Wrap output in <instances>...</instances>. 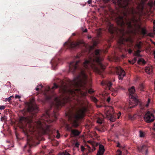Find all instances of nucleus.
Listing matches in <instances>:
<instances>
[{
	"label": "nucleus",
	"mask_w": 155,
	"mask_h": 155,
	"mask_svg": "<svg viewBox=\"0 0 155 155\" xmlns=\"http://www.w3.org/2000/svg\"><path fill=\"white\" fill-rule=\"evenodd\" d=\"M138 63L139 64H140L141 63L145 64L146 63V62L143 59L140 58L138 61Z\"/></svg>",
	"instance_id": "4be33fe9"
},
{
	"label": "nucleus",
	"mask_w": 155,
	"mask_h": 155,
	"mask_svg": "<svg viewBox=\"0 0 155 155\" xmlns=\"http://www.w3.org/2000/svg\"><path fill=\"white\" fill-rule=\"evenodd\" d=\"M144 119L147 123L153 121L155 120V117L153 114L150 112H147L144 115Z\"/></svg>",
	"instance_id": "9d476101"
},
{
	"label": "nucleus",
	"mask_w": 155,
	"mask_h": 155,
	"mask_svg": "<svg viewBox=\"0 0 155 155\" xmlns=\"http://www.w3.org/2000/svg\"><path fill=\"white\" fill-rule=\"evenodd\" d=\"M71 132L72 134L74 136L78 135L80 133L76 130H72Z\"/></svg>",
	"instance_id": "aec40b11"
},
{
	"label": "nucleus",
	"mask_w": 155,
	"mask_h": 155,
	"mask_svg": "<svg viewBox=\"0 0 155 155\" xmlns=\"http://www.w3.org/2000/svg\"><path fill=\"white\" fill-rule=\"evenodd\" d=\"M100 52L101 51L99 50H96L94 54H92L89 57L88 60L86 59L85 60L83 63V66L85 70H82L78 77L75 78L73 81L70 82L71 86L75 87H81L85 84L87 78L85 73L86 71H88L91 68L98 74H101V71L100 70L95 64L96 63H97L102 69L105 68V67L101 62L102 59L100 57Z\"/></svg>",
	"instance_id": "f257e3e1"
},
{
	"label": "nucleus",
	"mask_w": 155,
	"mask_h": 155,
	"mask_svg": "<svg viewBox=\"0 0 155 155\" xmlns=\"http://www.w3.org/2000/svg\"><path fill=\"white\" fill-rule=\"evenodd\" d=\"M150 102V99H148L147 102V104L146 105V107H148V106Z\"/></svg>",
	"instance_id": "ea45409f"
},
{
	"label": "nucleus",
	"mask_w": 155,
	"mask_h": 155,
	"mask_svg": "<svg viewBox=\"0 0 155 155\" xmlns=\"http://www.w3.org/2000/svg\"><path fill=\"white\" fill-rule=\"evenodd\" d=\"M106 84L109 87V89H110V87H111L112 85V84L110 82H108Z\"/></svg>",
	"instance_id": "c756f323"
},
{
	"label": "nucleus",
	"mask_w": 155,
	"mask_h": 155,
	"mask_svg": "<svg viewBox=\"0 0 155 155\" xmlns=\"http://www.w3.org/2000/svg\"><path fill=\"white\" fill-rule=\"evenodd\" d=\"M149 5L151 7H152L153 6H155V0L154 2H151L149 3Z\"/></svg>",
	"instance_id": "cd10ccee"
},
{
	"label": "nucleus",
	"mask_w": 155,
	"mask_h": 155,
	"mask_svg": "<svg viewBox=\"0 0 155 155\" xmlns=\"http://www.w3.org/2000/svg\"><path fill=\"white\" fill-rule=\"evenodd\" d=\"M42 86L41 85H39L36 88L35 90L38 91L39 90L41 89L42 87Z\"/></svg>",
	"instance_id": "bb28decb"
},
{
	"label": "nucleus",
	"mask_w": 155,
	"mask_h": 155,
	"mask_svg": "<svg viewBox=\"0 0 155 155\" xmlns=\"http://www.w3.org/2000/svg\"><path fill=\"white\" fill-rule=\"evenodd\" d=\"M49 117L48 114L47 113L46 115H44L42 117L41 120H38L36 123L37 127L42 129L46 132L49 130V126L46 125V122H48V120H45L44 119L47 118Z\"/></svg>",
	"instance_id": "20e7f679"
},
{
	"label": "nucleus",
	"mask_w": 155,
	"mask_h": 155,
	"mask_svg": "<svg viewBox=\"0 0 155 155\" xmlns=\"http://www.w3.org/2000/svg\"><path fill=\"white\" fill-rule=\"evenodd\" d=\"M80 62L79 61H73L71 62L69 65V69L70 71L73 72L78 67V64Z\"/></svg>",
	"instance_id": "ddd939ff"
},
{
	"label": "nucleus",
	"mask_w": 155,
	"mask_h": 155,
	"mask_svg": "<svg viewBox=\"0 0 155 155\" xmlns=\"http://www.w3.org/2000/svg\"><path fill=\"white\" fill-rule=\"evenodd\" d=\"M64 155H70V154L67 152H65L64 153Z\"/></svg>",
	"instance_id": "6e6d98bb"
},
{
	"label": "nucleus",
	"mask_w": 155,
	"mask_h": 155,
	"mask_svg": "<svg viewBox=\"0 0 155 155\" xmlns=\"http://www.w3.org/2000/svg\"><path fill=\"white\" fill-rule=\"evenodd\" d=\"M105 151L104 147L102 145H99V150L97 152V155H103Z\"/></svg>",
	"instance_id": "4468645a"
},
{
	"label": "nucleus",
	"mask_w": 155,
	"mask_h": 155,
	"mask_svg": "<svg viewBox=\"0 0 155 155\" xmlns=\"http://www.w3.org/2000/svg\"><path fill=\"white\" fill-rule=\"evenodd\" d=\"M5 108V107L4 106H0V110H3Z\"/></svg>",
	"instance_id": "a18cd8bd"
},
{
	"label": "nucleus",
	"mask_w": 155,
	"mask_h": 155,
	"mask_svg": "<svg viewBox=\"0 0 155 155\" xmlns=\"http://www.w3.org/2000/svg\"><path fill=\"white\" fill-rule=\"evenodd\" d=\"M86 110V106L82 104V103H81L80 107L77 110L74 116V117L70 116L69 117V120L73 121V126L74 127H77L78 126V120L79 119L83 117Z\"/></svg>",
	"instance_id": "7ed1b4c3"
},
{
	"label": "nucleus",
	"mask_w": 155,
	"mask_h": 155,
	"mask_svg": "<svg viewBox=\"0 0 155 155\" xmlns=\"http://www.w3.org/2000/svg\"><path fill=\"white\" fill-rule=\"evenodd\" d=\"M95 150V148L94 147L93 149L92 150V151H93L94 150Z\"/></svg>",
	"instance_id": "338daca9"
},
{
	"label": "nucleus",
	"mask_w": 155,
	"mask_h": 155,
	"mask_svg": "<svg viewBox=\"0 0 155 155\" xmlns=\"http://www.w3.org/2000/svg\"><path fill=\"white\" fill-rule=\"evenodd\" d=\"M153 23L154 25L153 28H155V20L153 21Z\"/></svg>",
	"instance_id": "13d9d810"
},
{
	"label": "nucleus",
	"mask_w": 155,
	"mask_h": 155,
	"mask_svg": "<svg viewBox=\"0 0 155 155\" xmlns=\"http://www.w3.org/2000/svg\"><path fill=\"white\" fill-rule=\"evenodd\" d=\"M87 2L89 4H91L92 2V1L91 0H88L87 1Z\"/></svg>",
	"instance_id": "3c124183"
},
{
	"label": "nucleus",
	"mask_w": 155,
	"mask_h": 155,
	"mask_svg": "<svg viewBox=\"0 0 155 155\" xmlns=\"http://www.w3.org/2000/svg\"><path fill=\"white\" fill-rule=\"evenodd\" d=\"M143 9V5L142 4L139 5L136 9L133 8L129 9L128 12L129 13H131L133 15L136 14L139 16L142 15Z\"/></svg>",
	"instance_id": "0eeeda50"
},
{
	"label": "nucleus",
	"mask_w": 155,
	"mask_h": 155,
	"mask_svg": "<svg viewBox=\"0 0 155 155\" xmlns=\"http://www.w3.org/2000/svg\"><path fill=\"white\" fill-rule=\"evenodd\" d=\"M57 134L56 135V137L58 139H59L60 137V135L59 134V132H58V130H57Z\"/></svg>",
	"instance_id": "58836bf2"
},
{
	"label": "nucleus",
	"mask_w": 155,
	"mask_h": 155,
	"mask_svg": "<svg viewBox=\"0 0 155 155\" xmlns=\"http://www.w3.org/2000/svg\"><path fill=\"white\" fill-rule=\"evenodd\" d=\"M20 121L21 123H22L24 122L28 123L27 125L28 128L25 127L24 128V131L25 133V134L28 136L29 135L28 134V131H30L33 132L35 130V127H34L32 124L29 123L30 121L28 120V118L25 117H21L20 118Z\"/></svg>",
	"instance_id": "39448f33"
},
{
	"label": "nucleus",
	"mask_w": 155,
	"mask_h": 155,
	"mask_svg": "<svg viewBox=\"0 0 155 155\" xmlns=\"http://www.w3.org/2000/svg\"><path fill=\"white\" fill-rule=\"evenodd\" d=\"M61 91L64 93H68L72 94L75 93V91H78L81 92L80 90L79 89H74L66 86H62L61 88Z\"/></svg>",
	"instance_id": "1a4fd4ad"
},
{
	"label": "nucleus",
	"mask_w": 155,
	"mask_h": 155,
	"mask_svg": "<svg viewBox=\"0 0 155 155\" xmlns=\"http://www.w3.org/2000/svg\"><path fill=\"white\" fill-rule=\"evenodd\" d=\"M120 34L122 35H124L125 31H124V29H122L120 30Z\"/></svg>",
	"instance_id": "2f4dec72"
},
{
	"label": "nucleus",
	"mask_w": 155,
	"mask_h": 155,
	"mask_svg": "<svg viewBox=\"0 0 155 155\" xmlns=\"http://www.w3.org/2000/svg\"><path fill=\"white\" fill-rule=\"evenodd\" d=\"M126 41H129L130 42H131V40L130 38L127 39L126 40Z\"/></svg>",
	"instance_id": "603ef678"
},
{
	"label": "nucleus",
	"mask_w": 155,
	"mask_h": 155,
	"mask_svg": "<svg viewBox=\"0 0 155 155\" xmlns=\"http://www.w3.org/2000/svg\"><path fill=\"white\" fill-rule=\"evenodd\" d=\"M110 97H108L107 99V101L109 102L110 101Z\"/></svg>",
	"instance_id": "864d4df0"
},
{
	"label": "nucleus",
	"mask_w": 155,
	"mask_h": 155,
	"mask_svg": "<svg viewBox=\"0 0 155 155\" xmlns=\"http://www.w3.org/2000/svg\"><path fill=\"white\" fill-rule=\"evenodd\" d=\"M152 43L153 44H154L155 45V42H153V41H152Z\"/></svg>",
	"instance_id": "774afa93"
},
{
	"label": "nucleus",
	"mask_w": 155,
	"mask_h": 155,
	"mask_svg": "<svg viewBox=\"0 0 155 155\" xmlns=\"http://www.w3.org/2000/svg\"><path fill=\"white\" fill-rule=\"evenodd\" d=\"M144 87V86L143 84H141L140 86V89L141 90H142V89Z\"/></svg>",
	"instance_id": "09e8293b"
},
{
	"label": "nucleus",
	"mask_w": 155,
	"mask_h": 155,
	"mask_svg": "<svg viewBox=\"0 0 155 155\" xmlns=\"http://www.w3.org/2000/svg\"><path fill=\"white\" fill-rule=\"evenodd\" d=\"M155 35V34H154V32H153V33H149L148 34V35L149 36H150L151 37H153Z\"/></svg>",
	"instance_id": "4c0bfd02"
},
{
	"label": "nucleus",
	"mask_w": 155,
	"mask_h": 155,
	"mask_svg": "<svg viewBox=\"0 0 155 155\" xmlns=\"http://www.w3.org/2000/svg\"><path fill=\"white\" fill-rule=\"evenodd\" d=\"M136 58H134V59L132 60V61H129V62L132 64H134L135 63L136 61Z\"/></svg>",
	"instance_id": "a878e982"
},
{
	"label": "nucleus",
	"mask_w": 155,
	"mask_h": 155,
	"mask_svg": "<svg viewBox=\"0 0 155 155\" xmlns=\"http://www.w3.org/2000/svg\"><path fill=\"white\" fill-rule=\"evenodd\" d=\"M121 115V113L120 112H119V114H118V117H117V118L118 119H119V118L120 117V116Z\"/></svg>",
	"instance_id": "8fccbe9b"
},
{
	"label": "nucleus",
	"mask_w": 155,
	"mask_h": 155,
	"mask_svg": "<svg viewBox=\"0 0 155 155\" xmlns=\"http://www.w3.org/2000/svg\"><path fill=\"white\" fill-rule=\"evenodd\" d=\"M124 89L123 87H121L120 86H119L116 88L115 91L116 92H118L120 90Z\"/></svg>",
	"instance_id": "5701e85b"
},
{
	"label": "nucleus",
	"mask_w": 155,
	"mask_h": 155,
	"mask_svg": "<svg viewBox=\"0 0 155 155\" xmlns=\"http://www.w3.org/2000/svg\"><path fill=\"white\" fill-rule=\"evenodd\" d=\"M104 116L102 115H101L99 117L97 118V121L98 123L101 124L103 121Z\"/></svg>",
	"instance_id": "a211bd4d"
},
{
	"label": "nucleus",
	"mask_w": 155,
	"mask_h": 155,
	"mask_svg": "<svg viewBox=\"0 0 155 155\" xmlns=\"http://www.w3.org/2000/svg\"><path fill=\"white\" fill-rule=\"evenodd\" d=\"M82 41H78L77 42H72V43L69 42H65L64 45H67L68 47L71 48L77 47L79 46L80 44L83 43Z\"/></svg>",
	"instance_id": "f8f14e48"
},
{
	"label": "nucleus",
	"mask_w": 155,
	"mask_h": 155,
	"mask_svg": "<svg viewBox=\"0 0 155 155\" xmlns=\"http://www.w3.org/2000/svg\"><path fill=\"white\" fill-rule=\"evenodd\" d=\"M116 21L117 24L121 26H127L128 28H131L130 31L134 33L140 28V21L135 17L130 20L125 18L124 19L122 17H119L116 18Z\"/></svg>",
	"instance_id": "f03ea898"
},
{
	"label": "nucleus",
	"mask_w": 155,
	"mask_h": 155,
	"mask_svg": "<svg viewBox=\"0 0 155 155\" xmlns=\"http://www.w3.org/2000/svg\"><path fill=\"white\" fill-rule=\"evenodd\" d=\"M54 87H55V88H57V86L56 85V84H54V86L52 87V88L53 89Z\"/></svg>",
	"instance_id": "4d7b16f0"
},
{
	"label": "nucleus",
	"mask_w": 155,
	"mask_h": 155,
	"mask_svg": "<svg viewBox=\"0 0 155 155\" xmlns=\"http://www.w3.org/2000/svg\"><path fill=\"white\" fill-rule=\"evenodd\" d=\"M153 129L155 130V123L154 124V126L153 128Z\"/></svg>",
	"instance_id": "bf43d9fd"
},
{
	"label": "nucleus",
	"mask_w": 155,
	"mask_h": 155,
	"mask_svg": "<svg viewBox=\"0 0 155 155\" xmlns=\"http://www.w3.org/2000/svg\"><path fill=\"white\" fill-rule=\"evenodd\" d=\"M153 54L154 55V58L155 59V51H154L153 52Z\"/></svg>",
	"instance_id": "0e129e2a"
},
{
	"label": "nucleus",
	"mask_w": 155,
	"mask_h": 155,
	"mask_svg": "<svg viewBox=\"0 0 155 155\" xmlns=\"http://www.w3.org/2000/svg\"><path fill=\"white\" fill-rule=\"evenodd\" d=\"M128 118L129 119L132 120H133L134 119V117L131 115H128Z\"/></svg>",
	"instance_id": "f704fd0d"
},
{
	"label": "nucleus",
	"mask_w": 155,
	"mask_h": 155,
	"mask_svg": "<svg viewBox=\"0 0 155 155\" xmlns=\"http://www.w3.org/2000/svg\"><path fill=\"white\" fill-rule=\"evenodd\" d=\"M79 145V143L78 142H76L75 143V146L76 147H78Z\"/></svg>",
	"instance_id": "49530a36"
},
{
	"label": "nucleus",
	"mask_w": 155,
	"mask_h": 155,
	"mask_svg": "<svg viewBox=\"0 0 155 155\" xmlns=\"http://www.w3.org/2000/svg\"><path fill=\"white\" fill-rule=\"evenodd\" d=\"M87 29H85V30H84V31H83V32H87Z\"/></svg>",
	"instance_id": "680f3d73"
},
{
	"label": "nucleus",
	"mask_w": 155,
	"mask_h": 155,
	"mask_svg": "<svg viewBox=\"0 0 155 155\" xmlns=\"http://www.w3.org/2000/svg\"><path fill=\"white\" fill-rule=\"evenodd\" d=\"M81 150L82 151H84V148L83 146H81Z\"/></svg>",
	"instance_id": "de8ad7c7"
},
{
	"label": "nucleus",
	"mask_w": 155,
	"mask_h": 155,
	"mask_svg": "<svg viewBox=\"0 0 155 155\" xmlns=\"http://www.w3.org/2000/svg\"><path fill=\"white\" fill-rule=\"evenodd\" d=\"M117 154L116 155H122V152L119 150H118L117 151Z\"/></svg>",
	"instance_id": "473e14b6"
},
{
	"label": "nucleus",
	"mask_w": 155,
	"mask_h": 155,
	"mask_svg": "<svg viewBox=\"0 0 155 155\" xmlns=\"http://www.w3.org/2000/svg\"><path fill=\"white\" fill-rule=\"evenodd\" d=\"M5 101H8V98H6L5 99Z\"/></svg>",
	"instance_id": "e2e57ef3"
},
{
	"label": "nucleus",
	"mask_w": 155,
	"mask_h": 155,
	"mask_svg": "<svg viewBox=\"0 0 155 155\" xmlns=\"http://www.w3.org/2000/svg\"><path fill=\"white\" fill-rule=\"evenodd\" d=\"M97 44V43L95 41V42H94V44H93V46H91L90 47V50H91V49H93L94 48V47L95 46H96Z\"/></svg>",
	"instance_id": "7c9ffc66"
},
{
	"label": "nucleus",
	"mask_w": 155,
	"mask_h": 155,
	"mask_svg": "<svg viewBox=\"0 0 155 155\" xmlns=\"http://www.w3.org/2000/svg\"><path fill=\"white\" fill-rule=\"evenodd\" d=\"M55 101L57 104L59 106L61 105L62 103L64 102L62 99L59 97L56 98L55 99Z\"/></svg>",
	"instance_id": "f3484780"
},
{
	"label": "nucleus",
	"mask_w": 155,
	"mask_h": 155,
	"mask_svg": "<svg viewBox=\"0 0 155 155\" xmlns=\"http://www.w3.org/2000/svg\"><path fill=\"white\" fill-rule=\"evenodd\" d=\"M153 32H154V33L155 34V28H153Z\"/></svg>",
	"instance_id": "052dcab7"
},
{
	"label": "nucleus",
	"mask_w": 155,
	"mask_h": 155,
	"mask_svg": "<svg viewBox=\"0 0 155 155\" xmlns=\"http://www.w3.org/2000/svg\"><path fill=\"white\" fill-rule=\"evenodd\" d=\"M145 71L147 74H150L152 72V67L150 66H147L145 68Z\"/></svg>",
	"instance_id": "dca6fc26"
},
{
	"label": "nucleus",
	"mask_w": 155,
	"mask_h": 155,
	"mask_svg": "<svg viewBox=\"0 0 155 155\" xmlns=\"http://www.w3.org/2000/svg\"><path fill=\"white\" fill-rule=\"evenodd\" d=\"M129 94H130L129 104L130 105H132V106H130L129 108H131L134 107L136 106L137 104V101L136 98L134 97L132 94H134L135 92V87L134 86H132L128 90Z\"/></svg>",
	"instance_id": "423d86ee"
},
{
	"label": "nucleus",
	"mask_w": 155,
	"mask_h": 155,
	"mask_svg": "<svg viewBox=\"0 0 155 155\" xmlns=\"http://www.w3.org/2000/svg\"><path fill=\"white\" fill-rule=\"evenodd\" d=\"M4 118V117H2L1 118V120H3V119Z\"/></svg>",
	"instance_id": "69168bd1"
},
{
	"label": "nucleus",
	"mask_w": 155,
	"mask_h": 155,
	"mask_svg": "<svg viewBox=\"0 0 155 155\" xmlns=\"http://www.w3.org/2000/svg\"><path fill=\"white\" fill-rule=\"evenodd\" d=\"M109 110H107L105 114L107 118L111 121H115V119L114 118V116L112 114L113 113L114 108L111 106L108 107Z\"/></svg>",
	"instance_id": "6e6552de"
},
{
	"label": "nucleus",
	"mask_w": 155,
	"mask_h": 155,
	"mask_svg": "<svg viewBox=\"0 0 155 155\" xmlns=\"http://www.w3.org/2000/svg\"><path fill=\"white\" fill-rule=\"evenodd\" d=\"M141 32L142 34L145 35L146 34L147 31L145 28H143L141 29Z\"/></svg>",
	"instance_id": "393cba45"
},
{
	"label": "nucleus",
	"mask_w": 155,
	"mask_h": 155,
	"mask_svg": "<svg viewBox=\"0 0 155 155\" xmlns=\"http://www.w3.org/2000/svg\"><path fill=\"white\" fill-rule=\"evenodd\" d=\"M92 100L95 102H96L97 101V99L94 97H93L92 98Z\"/></svg>",
	"instance_id": "79ce46f5"
},
{
	"label": "nucleus",
	"mask_w": 155,
	"mask_h": 155,
	"mask_svg": "<svg viewBox=\"0 0 155 155\" xmlns=\"http://www.w3.org/2000/svg\"><path fill=\"white\" fill-rule=\"evenodd\" d=\"M38 107L35 104H33L31 106H29L28 108V110L29 111L36 110H38Z\"/></svg>",
	"instance_id": "2eb2a0df"
},
{
	"label": "nucleus",
	"mask_w": 155,
	"mask_h": 155,
	"mask_svg": "<svg viewBox=\"0 0 155 155\" xmlns=\"http://www.w3.org/2000/svg\"><path fill=\"white\" fill-rule=\"evenodd\" d=\"M125 41V39L124 38L121 37L119 39L118 43L120 44H124V42Z\"/></svg>",
	"instance_id": "412c9836"
},
{
	"label": "nucleus",
	"mask_w": 155,
	"mask_h": 155,
	"mask_svg": "<svg viewBox=\"0 0 155 155\" xmlns=\"http://www.w3.org/2000/svg\"><path fill=\"white\" fill-rule=\"evenodd\" d=\"M115 28L113 27V25H110L109 28V31L111 33H113L115 31Z\"/></svg>",
	"instance_id": "6ab92c4d"
},
{
	"label": "nucleus",
	"mask_w": 155,
	"mask_h": 155,
	"mask_svg": "<svg viewBox=\"0 0 155 155\" xmlns=\"http://www.w3.org/2000/svg\"><path fill=\"white\" fill-rule=\"evenodd\" d=\"M116 69L118 79L122 80L125 75V71L120 67H116Z\"/></svg>",
	"instance_id": "9b49d317"
},
{
	"label": "nucleus",
	"mask_w": 155,
	"mask_h": 155,
	"mask_svg": "<svg viewBox=\"0 0 155 155\" xmlns=\"http://www.w3.org/2000/svg\"><path fill=\"white\" fill-rule=\"evenodd\" d=\"M142 45L141 42H140L138 43L135 46V48H137L138 49H140L141 48Z\"/></svg>",
	"instance_id": "b1692460"
},
{
	"label": "nucleus",
	"mask_w": 155,
	"mask_h": 155,
	"mask_svg": "<svg viewBox=\"0 0 155 155\" xmlns=\"http://www.w3.org/2000/svg\"><path fill=\"white\" fill-rule=\"evenodd\" d=\"M140 52V51L139 50H137L136 52L135 53V55L136 56H139V53Z\"/></svg>",
	"instance_id": "c9c22d12"
},
{
	"label": "nucleus",
	"mask_w": 155,
	"mask_h": 155,
	"mask_svg": "<svg viewBox=\"0 0 155 155\" xmlns=\"http://www.w3.org/2000/svg\"><path fill=\"white\" fill-rule=\"evenodd\" d=\"M140 137H143L144 136V133L141 131L140 132Z\"/></svg>",
	"instance_id": "c85d7f7f"
},
{
	"label": "nucleus",
	"mask_w": 155,
	"mask_h": 155,
	"mask_svg": "<svg viewBox=\"0 0 155 155\" xmlns=\"http://www.w3.org/2000/svg\"><path fill=\"white\" fill-rule=\"evenodd\" d=\"M12 97H13V95L10 96L8 98V101H11Z\"/></svg>",
	"instance_id": "37998d69"
},
{
	"label": "nucleus",
	"mask_w": 155,
	"mask_h": 155,
	"mask_svg": "<svg viewBox=\"0 0 155 155\" xmlns=\"http://www.w3.org/2000/svg\"><path fill=\"white\" fill-rule=\"evenodd\" d=\"M94 92V91L93 89H90L88 90V92L89 93L92 94Z\"/></svg>",
	"instance_id": "e433bc0d"
},
{
	"label": "nucleus",
	"mask_w": 155,
	"mask_h": 155,
	"mask_svg": "<svg viewBox=\"0 0 155 155\" xmlns=\"http://www.w3.org/2000/svg\"><path fill=\"white\" fill-rule=\"evenodd\" d=\"M144 147H145V146H144L138 147V149L140 151H141L142 150V149L144 148Z\"/></svg>",
	"instance_id": "72a5a7b5"
},
{
	"label": "nucleus",
	"mask_w": 155,
	"mask_h": 155,
	"mask_svg": "<svg viewBox=\"0 0 155 155\" xmlns=\"http://www.w3.org/2000/svg\"><path fill=\"white\" fill-rule=\"evenodd\" d=\"M66 127L67 129V130H70L71 129V127H70L69 125L68 124L66 125Z\"/></svg>",
	"instance_id": "a19ab883"
},
{
	"label": "nucleus",
	"mask_w": 155,
	"mask_h": 155,
	"mask_svg": "<svg viewBox=\"0 0 155 155\" xmlns=\"http://www.w3.org/2000/svg\"><path fill=\"white\" fill-rule=\"evenodd\" d=\"M128 52L129 54H131L132 52V50H131L130 49H129L128 51Z\"/></svg>",
	"instance_id": "5fc2aeb1"
},
{
	"label": "nucleus",
	"mask_w": 155,
	"mask_h": 155,
	"mask_svg": "<svg viewBox=\"0 0 155 155\" xmlns=\"http://www.w3.org/2000/svg\"><path fill=\"white\" fill-rule=\"evenodd\" d=\"M15 98H21L20 96L19 95H16L15 96Z\"/></svg>",
	"instance_id": "c03bdc74"
}]
</instances>
